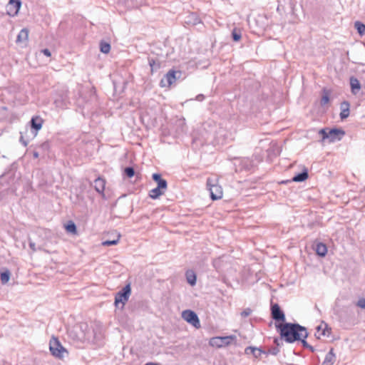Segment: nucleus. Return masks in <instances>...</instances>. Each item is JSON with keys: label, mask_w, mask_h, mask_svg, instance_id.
Masks as SVG:
<instances>
[{"label": "nucleus", "mask_w": 365, "mask_h": 365, "mask_svg": "<svg viewBox=\"0 0 365 365\" xmlns=\"http://www.w3.org/2000/svg\"><path fill=\"white\" fill-rule=\"evenodd\" d=\"M281 335L288 342L302 340L307 345L304 339L307 336V330L297 324H285L281 328Z\"/></svg>", "instance_id": "obj_1"}, {"label": "nucleus", "mask_w": 365, "mask_h": 365, "mask_svg": "<svg viewBox=\"0 0 365 365\" xmlns=\"http://www.w3.org/2000/svg\"><path fill=\"white\" fill-rule=\"evenodd\" d=\"M153 179L157 182L158 186L150 191L149 196L152 199H157L165 194L167 190V182L157 173L153 175Z\"/></svg>", "instance_id": "obj_2"}, {"label": "nucleus", "mask_w": 365, "mask_h": 365, "mask_svg": "<svg viewBox=\"0 0 365 365\" xmlns=\"http://www.w3.org/2000/svg\"><path fill=\"white\" fill-rule=\"evenodd\" d=\"M49 349L52 355L56 358L63 359L68 356L67 350L61 345L58 339L55 337L50 340Z\"/></svg>", "instance_id": "obj_3"}, {"label": "nucleus", "mask_w": 365, "mask_h": 365, "mask_svg": "<svg viewBox=\"0 0 365 365\" xmlns=\"http://www.w3.org/2000/svg\"><path fill=\"white\" fill-rule=\"evenodd\" d=\"M89 334L90 329L86 324H78L71 331V335L78 341L88 340Z\"/></svg>", "instance_id": "obj_4"}, {"label": "nucleus", "mask_w": 365, "mask_h": 365, "mask_svg": "<svg viewBox=\"0 0 365 365\" xmlns=\"http://www.w3.org/2000/svg\"><path fill=\"white\" fill-rule=\"evenodd\" d=\"M236 341V336H215L210 339V346L215 348H222L230 345Z\"/></svg>", "instance_id": "obj_5"}, {"label": "nucleus", "mask_w": 365, "mask_h": 365, "mask_svg": "<svg viewBox=\"0 0 365 365\" xmlns=\"http://www.w3.org/2000/svg\"><path fill=\"white\" fill-rule=\"evenodd\" d=\"M319 133L322 135L323 140L328 139L329 142L340 140L344 135V132L339 129H331L328 131L325 129H322L319 130Z\"/></svg>", "instance_id": "obj_6"}, {"label": "nucleus", "mask_w": 365, "mask_h": 365, "mask_svg": "<svg viewBox=\"0 0 365 365\" xmlns=\"http://www.w3.org/2000/svg\"><path fill=\"white\" fill-rule=\"evenodd\" d=\"M215 180L209 178L207 181V186L210 192L211 198L213 200L221 199L222 197V189L221 186L214 182Z\"/></svg>", "instance_id": "obj_7"}, {"label": "nucleus", "mask_w": 365, "mask_h": 365, "mask_svg": "<svg viewBox=\"0 0 365 365\" xmlns=\"http://www.w3.org/2000/svg\"><path fill=\"white\" fill-rule=\"evenodd\" d=\"M182 318L187 323L198 329L200 327V323L197 315L191 310H185L182 312Z\"/></svg>", "instance_id": "obj_8"}, {"label": "nucleus", "mask_w": 365, "mask_h": 365, "mask_svg": "<svg viewBox=\"0 0 365 365\" xmlns=\"http://www.w3.org/2000/svg\"><path fill=\"white\" fill-rule=\"evenodd\" d=\"M131 289L130 284H127L123 287L122 291L119 292L115 298V304L116 306L118 305L119 303H121L123 305L128 300V298L130 295Z\"/></svg>", "instance_id": "obj_9"}, {"label": "nucleus", "mask_w": 365, "mask_h": 365, "mask_svg": "<svg viewBox=\"0 0 365 365\" xmlns=\"http://www.w3.org/2000/svg\"><path fill=\"white\" fill-rule=\"evenodd\" d=\"M21 6L20 0H9L6 6V11L10 16H15L18 14Z\"/></svg>", "instance_id": "obj_10"}, {"label": "nucleus", "mask_w": 365, "mask_h": 365, "mask_svg": "<svg viewBox=\"0 0 365 365\" xmlns=\"http://www.w3.org/2000/svg\"><path fill=\"white\" fill-rule=\"evenodd\" d=\"M175 72L169 71L160 81V86L162 87H169L175 81Z\"/></svg>", "instance_id": "obj_11"}, {"label": "nucleus", "mask_w": 365, "mask_h": 365, "mask_svg": "<svg viewBox=\"0 0 365 365\" xmlns=\"http://www.w3.org/2000/svg\"><path fill=\"white\" fill-rule=\"evenodd\" d=\"M29 39V30L27 29H23L21 30L17 36L16 43L21 44L22 46H26Z\"/></svg>", "instance_id": "obj_12"}, {"label": "nucleus", "mask_w": 365, "mask_h": 365, "mask_svg": "<svg viewBox=\"0 0 365 365\" xmlns=\"http://www.w3.org/2000/svg\"><path fill=\"white\" fill-rule=\"evenodd\" d=\"M329 334V331L327 329V324L324 323H322L317 328V333L315 335L317 338H320L321 336H328Z\"/></svg>", "instance_id": "obj_13"}, {"label": "nucleus", "mask_w": 365, "mask_h": 365, "mask_svg": "<svg viewBox=\"0 0 365 365\" xmlns=\"http://www.w3.org/2000/svg\"><path fill=\"white\" fill-rule=\"evenodd\" d=\"M272 317L275 320H284V315L279 309L277 304H274L272 307Z\"/></svg>", "instance_id": "obj_14"}, {"label": "nucleus", "mask_w": 365, "mask_h": 365, "mask_svg": "<svg viewBox=\"0 0 365 365\" xmlns=\"http://www.w3.org/2000/svg\"><path fill=\"white\" fill-rule=\"evenodd\" d=\"M349 107L350 105L347 101H344L341 103L340 117L341 119L346 118L349 115Z\"/></svg>", "instance_id": "obj_15"}, {"label": "nucleus", "mask_w": 365, "mask_h": 365, "mask_svg": "<svg viewBox=\"0 0 365 365\" xmlns=\"http://www.w3.org/2000/svg\"><path fill=\"white\" fill-rule=\"evenodd\" d=\"M105 180L102 178H98L94 181V187L96 190L104 196L103 190L105 189Z\"/></svg>", "instance_id": "obj_16"}, {"label": "nucleus", "mask_w": 365, "mask_h": 365, "mask_svg": "<svg viewBox=\"0 0 365 365\" xmlns=\"http://www.w3.org/2000/svg\"><path fill=\"white\" fill-rule=\"evenodd\" d=\"M350 85L351 88V92L354 94H356L361 89V84L357 78L351 77L350 78Z\"/></svg>", "instance_id": "obj_17"}, {"label": "nucleus", "mask_w": 365, "mask_h": 365, "mask_svg": "<svg viewBox=\"0 0 365 365\" xmlns=\"http://www.w3.org/2000/svg\"><path fill=\"white\" fill-rule=\"evenodd\" d=\"M31 124V127L38 131L42 128L43 120L38 116L33 117Z\"/></svg>", "instance_id": "obj_18"}, {"label": "nucleus", "mask_w": 365, "mask_h": 365, "mask_svg": "<svg viewBox=\"0 0 365 365\" xmlns=\"http://www.w3.org/2000/svg\"><path fill=\"white\" fill-rule=\"evenodd\" d=\"M335 361V354L331 349L328 354H327L325 359L322 365H332Z\"/></svg>", "instance_id": "obj_19"}, {"label": "nucleus", "mask_w": 365, "mask_h": 365, "mask_svg": "<svg viewBox=\"0 0 365 365\" xmlns=\"http://www.w3.org/2000/svg\"><path fill=\"white\" fill-rule=\"evenodd\" d=\"M308 178V172L306 168L304 169L303 172L295 175L292 178V181L294 182H303Z\"/></svg>", "instance_id": "obj_20"}, {"label": "nucleus", "mask_w": 365, "mask_h": 365, "mask_svg": "<svg viewBox=\"0 0 365 365\" xmlns=\"http://www.w3.org/2000/svg\"><path fill=\"white\" fill-rule=\"evenodd\" d=\"M329 96H330L329 91L324 89L322 91V96L321 102H320V103L322 106H324L329 103Z\"/></svg>", "instance_id": "obj_21"}, {"label": "nucleus", "mask_w": 365, "mask_h": 365, "mask_svg": "<svg viewBox=\"0 0 365 365\" xmlns=\"http://www.w3.org/2000/svg\"><path fill=\"white\" fill-rule=\"evenodd\" d=\"M316 252L318 255L324 257L327 252L326 245L322 243H318L316 247Z\"/></svg>", "instance_id": "obj_22"}, {"label": "nucleus", "mask_w": 365, "mask_h": 365, "mask_svg": "<svg viewBox=\"0 0 365 365\" xmlns=\"http://www.w3.org/2000/svg\"><path fill=\"white\" fill-rule=\"evenodd\" d=\"M186 278L187 280V282L192 285L194 286L196 283V276L193 271H187L186 273Z\"/></svg>", "instance_id": "obj_23"}, {"label": "nucleus", "mask_w": 365, "mask_h": 365, "mask_svg": "<svg viewBox=\"0 0 365 365\" xmlns=\"http://www.w3.org/2000/svg\"><path fill=\"white\" fill-rule=\"evenodd\" d=\"M246 354H252L255 357L259 358L263 354L262 351L257 348L249 347L245 350Z\"/></svg>", "instance_id": "obj_24"}, {"label": "nucleus", "mask_w": 365, "mask_h": 365, "mask_svg": "<svg viewBox=\"0 0 365 365\" xmlns=\"http://www.w3.org/2000/svg\"><path fill=\"white\" fill-rule=\"evenodd\" d=\"M1 282L2 284H6L10 279V272L9 270H6L1 273L0 275Z\"/></svg>", "instance_id": "obj_25"}, {"label": "nucleus", "mask_w": 365, "mask_h": 365, "mask_svg": "<svg viewBox=\"0 0 365 365\" xmlns=\"http://www.w3.org/2000/svg\"><path fill=\"white\" fill-rule=\"evenodd\" d=\"M354 27L356 28V29L357 30L358 33L362 36L365 34V24L359 22V21H356L354 24Z\"/></svg>", "instance_id": "obj_26"}, {"label": "nucleus", "mask_w": 365, "mask_h": 365, "mask_svg": "<svg viewBox=\"0 0 365 365\" xmlns=\"http://www.w3.org/2000/svg\"><path fill=\"white\" fill-rule=\"evenodd\" d=\"M120 235L119 234L117 235L116 239L113 240H106L102 242L103 246H111L115 245L118 243Z\"/></svg>", "instance_id": "obj_27"}, {"label": "nucleus", "mask_w": 365, "mask_h": 365, "mask_svg": "<svg viewBox=\"0 0 365 365\" xmlns=\"http://www.w3.org/2000/svg\"><path fill=\"white\" fill-rule=\"evenodd\" d=\"M66 230L69 233H72V234H76V225L73 222H69L66 225Z\"/></svg>", "instance_id": "obj_28"}, {"label": "nucleus", "mask_w": 365, "mask_h": 365, "mask_svg": "<svg viewBox=\"0 0 365 365\" xmlns=\"http://www.w3.org/2000/svg\"><path fill=\"white\" fill-rule=\"evenodd\" d=\"M110 46L107 43H101V51L103 53H108L110 51Z\"/></svg>", "instance_id": "obj_29"}, {"label": "nucleus", "mask_w": 365, "mask_h": 365, "mask_svg": "<svg viewBox=\"0 0 365 365\" xmlns=\"http://www.w3.org/2000/svg\"><path fill=\"white\" fill-rule=\"evenodd\" d=\"M125 173L126 174V175L129 178H132L133 175H134V170L133 168H126L125 169Z\"/></svg>", "instance_id": "obj_30"}, {"label": "nucleus", "mask_w": 365, "mask_h": 365, "mask_svg": "<svg viewBox=\"0 0 365 365\" xmlns=\"http://www.w3.org/2000/svg\"><path fill=\"white\" fill-rule=\"evenodd\" d=\"M232 38L234 41H238L241 38V34L235 29L232 31Z\"/></svg>", "instance_id": "obj_31"}, {"label": "nucleus", "mask_w": 365, "mask_h": 365, "mask_svg": "<svg viewBox=\"0 0 365 365\" xmlns=\"http://www.w3.org/2000/svg\"><path fill=\"white\" fill-rule=\"evenodd\" d=\"M149 64L151 68V71L153 72L155 69H157L159 67L158 63H156L155 61L150 60Z\"/></svg>", "instance_id": "obj_32"}, {"label": "nucleus", "mask_w": 365, "mask_h": 365, "mask_svg": "<svg viewBox=\"0 0 365 365\" xmlns=\"http://www.w3.org/2000/svg\"><path fill=\"white\" fill-rule=\"evenodd\" d=\"M356 305L361 308L365 309V298H361L358 300Z\"/></svg>", "instance_id": "obj_33"}, {"label": "nucleus", "mask_w": 365, "mask_h": 365, "mask_svg": "<svg viewBox=\"0 0 365 365\" xmlns=\"http://www.w3.org/2000/svg\"><path fill=\"white\" fill-rule=\"evenodd\" d=\"M251 312L252 310L250 308H247L241 312V316L242 317H247L251 314Z\"/></svg>", "instance_id": "obj_34"}, {"label": "nucleus", "mask_w": 365, "mask_h": 365, "mask_svg": "<svg viewBox=\"0 0 365 365\" xmlns=\"http://www.w3.org/2000/svg\"><path fill=\"white\" fill-rule=\"evenodd\" d=\"M42 53L48 57L51 56V51L47 48L43 49Z\"/></svg>", "instance_id": "obj_35"}, {"label": "nucleus", "mask_w": 365, "mask_h": 365, "mask_svg": "<svg viewBox=\"0 0 365 365\" xmlns=\"http://www.w3.org/2000/svg\"><path fill=\"white\" fill-rule=\"evenodd\" d=\"M29 246H30L31 249L34 252H35V251L36 250V245H35V243H34V242H30V243H29Z\"/></svg>", "instance_id": "obj_36"}, {"label": "nucleus", "mask_w": 365, "mask_h": 365, "mask_svg": "<svg viewBox=\"0 0 365 365\" xmlns=\"http://www.w3.org/2000/svg\"><path fill=\"white\" fill-rule=\"evenodd\" d=\"M21 142H22V143H23L25 146H26V145H27V144H28V143L24 140V138H23L22 136L21 137Z\"/></svg>", "instance_id": "obj_37"}, {"label": "nucleus", "mask_w": 365, "mask_h": 365, "mask_svg": "<svg viewBox=\"0 0 365 365\" xmlns=\"http://www.w3.org/2000/svg\"><path fill=\"white\" fill-rule=\"evenodd\" d=\"M202 98H203V96H202V95H200V96H198L197 97V99L198 101H202Z\"/></svg>", "instance_id": "obj_38"}, {"label": "nucleus", "mask_w": 365, "mask_h": 365, "mask_svg": "<svg viewBox=\"0 0 365 365\" xmlns=\"http://www.w3.org/2000/svg\"><path fill=\"white\" fill-rule=\"evenodd\" d=\"M34 158H38V153H34Z\"/></svg>", "instance_id": "obj_39"}]
</instances>
